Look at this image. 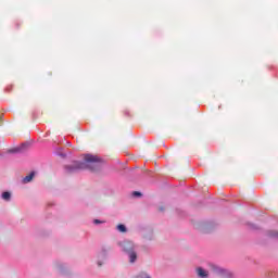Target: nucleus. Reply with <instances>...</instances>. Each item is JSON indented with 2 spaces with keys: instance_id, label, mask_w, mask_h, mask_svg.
<instances>
[{
  "instance_id": "nucleus-1",
  "label": "nucleus",
  "mask_w": 278,
  "mask_h": 278,
  "mask_svg": "<svg viewBox=\"0 0 278 278\" xmlns=\"http://www.w3.org/2000/svg\"><path fill=\"white\" fill-rule=\"evenodd\" d=\"M96 162H99V157L92 154H86L85 162L77 165L76 168H91V166H94Z\"/></svg>"
},
{
  "instance_id": "nucleus-12",
  "label": "nucleus",
  "mask_w": 278,
  "mask_h": 278,
  "mask_svg": "<svg viewBox=\"0 0 278 278\" xmlns=\"http://www.w3.org/2000/svg\"><path fill=\"white\" fill-rule=\"evenodd\" d=\"M219 270V273H223V269H218Z\"/></svg>"
},
{
  "instance_id": "nucleus-6",
  "label": "nucleus",
  "mask_w": 278,
  "mask_h": 278,
  "mask_svg": "<svg viewBox=\"0 0 278 278\" xmlns=\"http://www.w3.org/2000/svg\"><path fill=\"white\" fill-rule=\"evenodd\" d=\"M136 254L134 253V252H131L130 254H129V258H130V262H131V264H134V262H136Z\"/></svg>"
},
{
  "instance_id": "nucleus-11",
  "label": "nucleus",
  "mask_w": 278,
  "mask_h": 278,
  "mask_svg": "<svg viewBox=\"0 0 278 278\" xmlns=\"http://www.w3.org/2000/svg\"><path fill=\"white\" fill-rule=\"evenodd\" d=\"M17 151H18V149L13 150V152H17Z\"/></svg>"
},
{
  "instance_id": "nucleus-10",
  "label": "nucleus",
  "mask_w": 278,
  "mask_h": 278,
  "mask_svg": "<svg viewBox=\"0 0 278 278\" xmlns=\"http://www.w3.org/2000/svg\"><path fill=\"white\" fill-rule=\"evenodd\" d=\"M99 223H101V222H99V219H96V220H94V224H96V225H99Z\"/></svg>"
},
{
  "instance_id": "nucleus-7",
  "label": "nucleus",
  "mask_w": 278,
  "mask_h": 278,
  "mask_svg": "<svg viewBox=\"0 0 278 278\" xmlns=\"http://www.w3.org/2000/svg\"><path fill=\"white\" fill-rule=\"evenodd\" d=\"M137 278H151V277L147 276V274H141V275L138 276Z\"/></svg>"
},
{
  "instance_id": "nucleus-3",
  "label": "nucleus",
  "mask_w": 278,
  "mask_h": 278,
  "mask_svg": "<svg viewBox=\"0 0 278 278\" xmlns=\"http://www.w3.org/2000/svg\"><path fill=\"white\" fill-rule=\"evenodd\" d=\"M197 273H198L199 277H202V278L207 277V271L205 269L201 268V267H199L197 269Z\"/></svg>"
},
{
  "instance_id": "nucleus-9",
  "label": "nucleus",
  "mask_w": 278,
  "mask_h": 278,
  "mask_svg": "<svg viewBox=\"0 0 278 278\" xmlns=\"http://www.w3.org/2000/svg\"><path fill=\"white\" fill-rule=\"evenodd\" d=\"M271 236H274L275 238H278V232H274L271 233Z\"/></svg>"
},
{
  "instance_id": "nucleus-4",
  "label": "nucleus",
  "mask_w": 278,
  "mask_h": 278,
  "mask_svg": "<svg viewBox=\"0 0 278 278\" xmlns=\"http://www.w3.org/2000/svg\"><path fill=\"white\" fill-rule=\"evenodd\" d=\"M12 195L10 194V192H8V191H5V192H3L2 193V199L4 200V201H10V198H11Z\"/></svg>"
},
{
  "instance_id": "nucleus-2",
  "label": "nucleus",
  "mask_w": 278,
  "mask_h": 278,
  "mask_svg": "<svg viewBox=\"0 0 278 278\" xmlns=\"http://www.w3.org/2000/svg\"><path fill=\"white\" fill-rule=\"evenodd\" d=\"M36 175V173L31 172L28 176H26L23 179V184H29V181H31V179H34V176Z\"/></svg>"
},
{
  "instance_id": "nucleus-5",
  "label": "nucleus",
  "mask_w": 278,
  "mask_h": 278,
  "mask_svg": "<svg viewBox=\"0 0 278 278\" xmlns=\"http://www.w3.org/2000/svg\"><path fill=\"white\" fill-rule=\"evenodd\" d=\"M117 229H118V231H122L123 233H124L125 231H127V228L125 227V225H118V226H117Z\"/></svg>"
},
{
  "instance_id": "nucleus-8",
  "label": "nucleus",
  "mask_w": 278,
  "mask_h": 278,
  "mask_svg": "<svg viewBox=\"0 0 278 278\" xmlns=\"http://www.w3.org/2000/svg\"><path fill=\"white\" fill-rule=\"evenodd\" d=\"M132 195H134V197H140V192L135 191V192L132 193Z\"/></svg>"
}]
</instances>
